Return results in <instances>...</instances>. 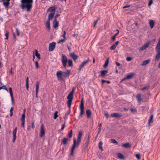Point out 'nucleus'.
<instances>
[{
	"label": "nucleus",
	"instance_id": "57",
	"mask_svg": "<svg viewBox=\"0 0 160 160\" xmlns=\"http://www.w3.org/2000/svg\"><path fill=\"white\" fill-rule=\"evenodd\" d=\"M130 5H125L123 7V8H129V7H130Z\"/></svg>",
	"mask_w": 160,
	"mask_h": 160
},
{
	"label": "nucleus",
	"instance_id": "50",
	"mask_svg": "<svg viewBox=\"0 0 160 160\" xmlns=\"http://www.w3.org/2000/svg\"><path fill=\"white\" fill-rule=\"evenodd\" d=\"M36 68L38 69L39 68V65L38 61H36L35 62Z\"/></svg>",
	"mask_w": 160,
	"mask_h": 160
},
{
	"label": "nucleus",
	"instance_id": "30",
	"mask_svg": "<svg viewBox=\"0 0 160 160\" xmlns=\"http://www.w3.org/2000/svg\"><path fill=\"white\" fill-rule=\"evenodd\" d=\"M153 115L152 114L150 115L149 119L148 120V122L149 125L151 123H152V120H153Z\"/></svg>",
	"mask_w": 160,
	"mask_h": 160
},
{
	"label": "nucleus",
	"instance_id": "7",
	"mask_svg": "<svg viewBox=\"0 0 160 160\" xmlns=\"http://www.w3.org/2000/svg\"><path fill=\"white\" fill-rule=\"evenodd\" d=\"M56 42H52L51 43H50L49 45L48 49L50 51H53L56 46Z\"/></svg>",
	"mask_w": 160,
	"mask_h": 160
},
{
	"label": "nucleus",
	"instance_id": "5",
	"mask_svg": "<svg viewBox=\"0 0 160 160\" xmlns=\"http://www.w3.org/2000/svg\"><path fill=\"white\" fill-rule=\"evenodd\" d=\"M89 61V58H88L87 60L84 61L82 62L79 66L78 68L79 71H81L82 68H84L88 63Z\"/></svg>",
	"mask_w": 160,
	"mask_h": 160
},
{
	"label": "nucleus",
	"instance_id": "51",
	"mask_svg": "<svg viewBox=\"0 0 160 160\" xmlns=\"http://www.w3.org/2000/svg\"><path fill=\"white\" fill-rule=\"evenodd\" d=\"M16 31L17 35L18 36L19 35V32L18 28H16Z\"/></svg>",
	"mask_w": 160,
	"mask_h": 160
},
{
	"label": "nucleus",
	"instance_id": "42",
	"mask_svg": "<svg viewBox=\"0 0 160 160\" xmlns=\"http://www.w3.org/2000/svg\"><path fill=\"white\" fill-rule=\"evenodd\" d=\"M9 34V32L8 31H7L5 33V36L6 37L5 39H8V36Z\"/></svg>",
	"mask_w": 160,
	"mask_h": 160
},
{
	"label": "nucleus",
	"instance_id": "55",
	"mask_svg": "<svg viewBox=\"0 0 160 160\" xmlns=\"http://www.w3.org/2000/svg\"><path fill=\"white\" fill-rule=\"evenodd\" d=\"M126 59L127 61H130L132 60V58L130 57H128L126 58Z\"/></svg>",
	"mask_w": 160,
	"mask_h": 160
},
{
	"label": "nucleus",
	"instance_id": "21",
	"mask_svg": "<svg viewBox=\"0 0 160 160\" xmlns=\"http://www.w3.org/2000/svg\"><path fill=\"white\" fill-rule=\"evenodd\" d=\"M149 23L150 25V28L151 29L152 28L155 24V22L154 21L152 20H150L149 21Z\"/></svg>",
	"mask_w": 160,
	"mask_h": 160
},
{
	"label": "nucleus",
	"instance_id": "39",
	"mask_svg": "<svg viewBox=\"0 0 160 160\" xmlns=\"http://www.w3.org/2000/svg\"><path fill=\"white\" fill-rule=\"evenodd\" d=\"M68 136L69 138H70L72 136V130H71L69 132L68 134Z\"/></svg>",
	"mask_w": 160,
	"mask_h": 160
},
{
	"label": "nucleus",
	"instance_id": "47",
	"mask_svg": "<svg viewBox=\"0 0 160 160\" xmlns=\"http://www.w3.org/2000/svg\"><path fill=\"white\" fill-rule=\"evenodd\" d=\"M130 111L133 112H136L137 111L136 109L135 108H131L130 109Z\"/></svg>",
	"mask_w": 160,
	"mask_h": 160
},
{
	"label": "nucleus",
	"instance_id": "64",
	"mask_svg": "<svg viewBox=\"0 0 160 160\" xmlns=\"http://www.w3.org/2000/svg\"><path fill=\"white\" fill-rule=\"evenodd\" d=\"M99 129L98 131V134H99L100 133H101V129H100V128H98V129Z\"/></svg>",
	"mask_w": 160,
	"mask_h": 160
},
{
	"label": "nucleus",
	"instance_id": "25",
	"mask_svg": "<svg viewBox=\"0 0 160 160\" xmlns=\"http://www.w3.org/2000/svg\"><path fill=\"white\" fill-rule=\"evenodd\" d=\"M122 146L127 148H128L131 147V145L129 142H127L125 144H122Z\"/></svg>",
	"mask_w": 160,
	"mask_h": 160
},
{
	"label": "nucleus",
	"instance_id": "18",
	"mask_svg": "<svg viewBox=\"0 0 160 160\" xmlns=\"http://www.w3.org/2000/svg\"><path fill=\"white\" fill-rule=\"evenodd\" d=\"M141 96V94L139 93H138L136 95V99H137V101L139 103H140L142 101Z\"/></svg>",
	"mask_w": 160,
	"mask_h": 160
},
{
	"label": "nucleus",
	"instance_id": "32",
	"mask_svg": "<svg viewBox=\"0 0 160 160\" xmlns=\"http://www.w3.org/2000/svg\"><path fill=\"white\" fill-rule=\"evenodd\" d=\"M103 144V142L102 141H100L98 143V148L99 149L102 151L103 150L102 146Z\"/></svg>",
	"mask_w": 160,
	"mask_h": 160
},
{
	"label": "nucleus",
	"instance_id": "23",
	"mask_svg": "<svg viewBox=\"0 0 160 160\" xmlns=\"http://www.w3.org/2000/svg\"><path fill=\"white\" fill-rule=\"evenodd\" d=\"M108 72L107 70H103L101 71V75L100 76L102 77H104L105 75L108 73Z\"/></svg>",
	"mask_w": 160,
	"mask_h": 160
},
{
	"label": "nucleus",
	"instance_id": "6",
	"mask_svg": "<svg viewBox=\"0 0 160 160\" xmlns=\"http://www.w3.org/2000/svg\"><path fill=\"white\" fill-rule=\"evenodd\" d=\"M135 75V73L134 72H131L127 75L126 78L122 79L121 81L120 82H122L126 79H131L133 76Z\"/></svg>",
	"mask_w": 160,
	"mask_h": 160
},
{
	"label": "nucleus",
	"instance_id": "8",
	"mask_svg": "<svg viewBox=\"0 0 160 160\" xmlns=\"http://www.w3.org/2000/svg\"><path fill=\"white\" fill-rule=\"evenodd\" d=\"M62 71H58L56 73L57 77L58 80H62L63 78L62 77Z\"/></svg>",
	"mask_w": 160,
	"mask_h": 160
},
{
	"label": "nucleus",
	"instance_id": "24",
	"mask_svg": "<svg viewBox=\"0 0 160 160\" xmlns=\"http://www.w3.org/2000/svg\"><path fill=\"white\" fill-rule=\"evenodd\" d=\"M3 2V4L4 6L6 8L8 9L10 4V2L7 1H5Z\"/></svg>",
	"mask_w": 160,
	"mask_h": 160
},
{
	"label": "nucleus",
	"instance_id": "9",
	"mask_svg": "<svg viewBox=\"0 0 160 160\" xmlns=\"http://www.w3.org/2000/svg\"><path fill=\"white\" fill-rule=\"evenodd\" d=\"M76 146H77V144L76 140L75 138H74L73 139V146L71 150V156L73 155V153L74 149L75 148V147Z\"/></svg>",
	"mask_w": 160,
	"mask_h": 160
},
{
	"label": "nucleus",
	"instance_id": "58",
	"mask_svg": "<svg viewBox=\"0 0 160 160\" xmlns=\"http://www.w3.org/2000/svg\"><path fill=\"white\" fill-rule=\"evenodd\" d=\"M65 127V124H63L62 125V128H61V129L62 130H63L64 128Z\"/></svg>",
	"mask_w": 160,
	"mask_h": 160
},
{
	"label": "nucleus",
	"instance_id": "31",
	"mask_svg": "<svg viewBox=\"0 0 160 160\" xmlns=\"http://www.w3.org/2000/svg\"><path fill=\"white\" fill-rule=\"evenodd\" d=\"M86 113L88 118H89L91 115V112L90 110H87L86 111Z\"/></svg>",
	"mask_w": 160,
	"mask_h": 160
},
{
	"label": "nucleus",
	"instance_id": "53",
	"mask_svg": "<svg viewBox=\"0 0 160 160\" xmlns=\"http://www.w3.org/2000/svg\"><path fill=\"white\" fill-rule=\"evenodd\" d=\"M2 89H4L5 90H6L7 91H8V89L6 87V86L5 85H4L2 86V87H1Z\"/></svg>",
	"mask_w": 160,
	"mask_h": 160
},
{
	"label": "nucleus",
	"instance_id": "15",
	"mask_svg": "<svg viewBox=\"0 0 160 160\" xmlns=\"http://www.w3.org/2000/svg\"><path fill=\"white\" fill-rule=\"evenodd\" d=\"M111 116L112 117L119 118L122 117V114H119L117 113H114L111 114Z\"/></svg>",
	"mask_w": 160,
	"mask_h": 160
},
{
	"label": "nucleus",
	"instance_id": "56",
	"mask_svg": "<svg viewBox=\"0 0 160 160\" xmlns=\"http://www.w3.org/2000/svg\"><path fill=\"white\" fill-rule=\"evenodd\" d=\"M100 20V18H98L97 19L96 21H95L94 22V24H97V23L98 22V21H99V20Z\"/></svg>",
	"mask_w": 160,
	"mask_h": 160
},
{
	"label": "nucleus",
	"instance_id": "29",
	"mask_svg": "<svg viewBox=\"0 0 160 160\" xmlns=\"http://www.w3.org/2000/svg\"><path fill=\"white\" fill-rule=\"evenodd\" d=\"M72 100H68V101L67 102V104L68 106V108L70 109L71 107V105L72 104Z\"/></svg>",
	"mask_w": 160,
	"mask_h": 160
},
{
	"label": "nucleus",
	"instance_id": "44",
	"mask_svg": "<svg viewBox=\"0 0 160 160\" xmlns=\"http://www.w3.org/2000/svg\"><path fill=\"white\" fill-rule=\"evenodd\" d=\"M89 141H88L86 140V142L85 143V148H87L88 145L89 143Z\"/></svg>",
	"mask_w": 160,
	"mask_h": 160
},
{
	"label": "nucleus",
	"instance_id": "54",
	"mask_svg": "<svg viewBox=\"0 0 160 160\" xmlns=\"http://www.w3.org/2000/svg\"><path fill=\"white\" fill-rule=\"evenodd\" d=\"M22 122L21 123V126L23 127V128H24V123L25 121H21Z\"/></svg>",
	"mask_w": 160,
	"mask_h": 160
},
{
	"label": "nucleus",
	"instance_id": "14",
	"mask_svg": "<svg viewBox=\"0 0 160 160\" xmlns=\"http://www.w3.org/2000/svg\"><path fill=\"white\" fill-rule=\"evenodd\" d=\"M157 52L155 57V60L158 61L159 59L160 58V49H156Z\"/></svg>",
	"mask_w": 160,
	"mask_h": 160
},
{
	"label": "nucleus",
	"instance_id": "38",
	"mask_svg": "<svg viewBox=\"0 0 160 160\" xmlns=\"http://www.w3.org/2000/svg\"><path fill=\"white\" fill-rule=\"evenodd\" d=\"M58 112L57 111H56L54 114L53 118L54 119H56L58 117Z\"/></svg>",
	"mask_w": 160,
	"mask_h": 160
},
{
	"label": "nucleus",
	"instance_id": "26",
	"mask_svg": "<svg viewBox=\"0 0 160 160\" xmlns=\"http://www.w3.org/2000/svg\"><path fill=\"white\" fill-rule=\"evenodd\" d=\"M117 155L118 157L120 159H124L125 158L123 155L120 153H118Z\"/></svg>",
	"mask_w": 160,
	"mask_h": 160
},
{
	"label": "nucleus",
	"instance_id": "20",
	"mask_svg": "<svg viewBox=\"0 0 160 160\" xmlns=\"http://www.w3.org/2000/svg\"><path fill=\"white\" fill-rule=\"evenodd\" d=\"M36 97H38V89H39V82H37L36 84Z\"/></svg>",
	"mask_w": 160,
	"mask_h": 160
},
{
	"label": "nucleus",
	"instance_id": "41",
	"mask_svg": "<svg viewBox=\"0 0 160 160\" xmlns=\"http://www.w3.org/2000/svg\"><path fill=\"white\" fill-rule=\"evenodd\" d=\"M81 141V138H77V144L78 146Z\"/></svg>",
	"mask_w": 160,
	"mask_h": 160
},
{
	"label": "nucleus",
	"instance_id": "4",
	"mask_svg": "<svg viewBox=\"0 0 160 160\" xmlns=\"http://www.w3.org/2000/svg\"><path fill=\"white\" fill-rule=\"evenodd\" d=\"M80 117H82V114L84 112V104L83 99H82L80 106Z\"/></svg>",
	"mask_w": 160,
	"mask_h": 160
},
{
	"label": "nucleus",
	"instance_id": "13",
	"mask_svg": "<svg viewBox=\"0 0 160 160\" xmlns=\"http://www.w3.org/2000/svg\"><path fill=\"white\" fill-rule=\"evenodd\" d=\"M52 19L48 18V19L46 22L45 24L46 26L49 30H50V21Z\"/></svg>",
	"mask_w": 160,
	"mask_h": 160
},
{
	"label": "nucleus",
	"instance_id": "3",
	"mask_svg": "<svg viewBox=\"0 0 160 160\" xmlns=\"http://www.w3.org/2000/svg\"><path fill=\"white\" fill-rule=\"evenodd\" d=\"M68 61L66 56L65 54H62V55L61 61L63 66L65 69L66 68L67 63Z\"/></svg>",
	"mask_w": 160,
	"mask_h": 160
},
{
	"label": "nucleus",
	"instance_id": "33",
	"mask_svg": "<svg viewBox=\"0 0 160 160\" xmlns=\"http://www.w3.org/2000/svg\"><path fill=\"white\" fill-rule=\"evenodd\" d=\"M35 51V56L38 58L39 60L41 59L40 55L38 52L37 50H36Z\"/></svg>",
	"mask_w": 160,
	"mask_h": 160
},
{
	"label": "nucleus",
	"instance_id": "2",
	"mask_svg": "<svg viewBox=\"0 0 160 160\" xmlns=\"http://www.w3.org/2000/svg\"><path fill=\"white\" fill-rule=\"evenodd\" d=\"M47 12H50L48 15V18L52 19L55 13L56 8L54 6L50 7L48 9Z\"/></svg>",
	"mask_w": 160,
	"mask_h": 160
},
{
	"label": "nucleus",
	"instance_id": "34",
	"mask_svg": "<svg viewBox=\"0 0 160 160\" xmlns=\"http://www.w3.org/2000/svg\"><path fill=\"white\" fill-rule=\"evenodd\" d=\"M109 58H107L105 62L103 65V67L104 68H106L107 66L109 63Z\"/></svg>",
	"mask_w": 160,
	"mask_h": 160
},
{
	"label": "nucleus",
	"instance_id": "63",
	"mask_svg": "<svg viewBox=\"0 0 160 160\" xmlns=\"http://www.w3.org/2000/svg\"><path fill=\"white\" fill-rule=\"evenodd\" d=\"M119 43V42L118 41H117L114 44L117 47V46L118 45Z\"/></svg>",
	"mask_w": 160,
	"mask_h": 160
},
{
	"label": "nucleus",
	"instance_id": "10",
	"mask_svg": "<svg viewBox=\"0 0 160 160\" xmlns=\"http://www.w3.org/2000/svg\"><path fill=\"white\" fill-rule=\"evenodd\" d=\"M45 133V130L44 129V127L43 124H42L40 128V137L42 138L44 135Z\"/></svg>",
	"mask_w": 160,
	"mask_h": 160
},
{
	"label": "nucleus",
	"instance_id": "11",
	"mask_svg": "<svg viewBox=\"0 0 160 160\" xmlns=\"http://www.w3.org/2000/svg\"><path fill=\"white\" fill-rule=\"evenodd\" d=\"M17 130V128L16 127L13 130V131L12 134L13 136V138L12 139V142H14L16 139V133Z\"/></svg>",
	"mask_w": 160,
	"mask_h": 160
},
{
	"label": "nucleus",
	"instance_id": "17",
	"mask_svg": "<svg viewBox=\"0 0 160 160\" xmlns=\"http://www.w3.org/2000/svg\"><path fill=\"white\" fill-rule=\"evenodd\" d=\"M53 27L55 28H57L58 26V22L56 19L55 18L53 22Z\"/></svg>",
	"mask_w": 160,
	"mask_h": 160
},
{
	"label": "nucleus",
	"instance_id": "59",
	"mask_svg": "<svg viewBox=\"0 0 160 160\" xmlns=\"http://www.w3.org/2000/svg\"><path fill=\"white\" fill-rule=\"evenodd\" d=\"M74 88H73L72 90L71 91V92H70V93L72 94L73 95V93H74Z\"/></svg>",
	"mask_w": 160,
	"mask_h": 160
},
{
	"label": "nucleus",
	"instance_id": "61",
	"mask_svg": "<svg viewBox=\"0 0 160 160\" xmlns=\"http://www.w3.org/2000/svg\"><path fill=\"white\" fill-rule=\"evenodd\" d=\"M117 31H118V32L116 33V34H115L114 36H115V37L118 34V33H119V31L118 30H117Z\"/></svg>",
	"mask_w": 160,
	"mask_h": 160
},
{
	"label": "nucleus",
	"instance_id": "1",
	"mask_svg": "<svg viewBox=\"0 0 160 160\" xmlns=\"http://www.w3.org/2000/svg\"><path fill=\"white\" fill-rule=\"evenodd\" d=\"M21 2L20 7L22 9L26 8L28 12L31 10L33 2V0H21Z\"/></svg>",
	"mask_w": 160,
	"mask_h": 160
},
{
	"label": "nucleus",
	"instance_id": "45",
	"mask_svg": "<svg viewBox=\"0 0 160 160\" xmlns=\"http://www.w3.org/2000/svg\"><path fill=\"white\" fill-rule=\"evenodd\" d=\"M111 140L112 142L115 143L116 145H118V142L116 141V140L114 139H112Z\"/></svg>",
	"mask_w": 160,
	"mask_h": 160
},
{
	"label": "nucleus",
	"instance_id": "22",
	"mask_svg": "<svg viewBox=\"0 0 160 160\" xmlns=\"http://www.w3.org/2000/svg\"><path fill=\"white\" fill-rule=\"evenodd\" d=\"M70 70H67L65 72H63L64 74V76L65 77H68L69 74H70Z\"/></svg>",
	"mask_w": 160,
	"mask_h": 160
},
{
	"label": "nucleus",
	"instance_id": "19",
	"mask_svg": "<svg viewBox=\"0 0 160 160\" xmlns=\"http://www.w3.org/2000/svg\"><path fill=\"white\" fill-rule=\"evenodd\" d=\"M9 90L10 92V95L11 97V99L12 100V103H13V92L12 91V88L10 87L9 88Z\"/></svg>",
	"mask_w": 160,
	"mask_h": 160
},
{
	"label": "nucleus",
	"instance_id": "60",
	"mask_svg": "<svg viewBox=\"0 0 160 160\" xmlns=\"http://www.w3.org/2000/svg\"><path fill=\"white\" fill-rule=\"evenodd\" d=\"M26 89H27V90H28V88H29L28 83H26Z\"/></svg>",
	"mask_w": 160,
	"mask_h": 160
},
{
	"label": "nucleus",
	"instance_id": "62",
	"mask_svg": "<svg viewBox=\"0 0 160 160\" xmlns=\"http://www.w3.org/2000/svg\"><path fill=\"white\" fill-rule=\"evenodd\" d=\"M98 126L99 127V128H100L102 129V123H100L98 124Z\"/></svg>",
	"mask_w": 160,
	"mask_h": 160
},
{
	"label": "nucleus",
	"instance_id": "16",
	"mask_svg": "<svg viewBox=\"0 0 160 160\" xmlns=\"http://www.w3.org/2000/svg\"><path fill=\"white\" fill-rule=\"evenodd\" d=\"M70 57L73 59L74 60H77L78 58V56L75 54L74 52H72L70 54Z\"/></svg>",
	"mask_w": 160,
	"mask_h": 160
},
{
	"label": "nucleus",
	"instance_id": "36",
	"mask_svg": "<svg viewBox=\"0 0 160 160\" xmlns=\"http://www.w3.org/2000/svg\"><path fill=\"white\" fill-rule=\"evenodd\" d=\"M68 65L69 67H72V66L73 62L71 60L69 59L68 61Z\"/></svg>",
	"mask_w": 160,
	"mask_h": 160
},
{
	"label": "nucleus",
	"instance_id": "46",
	"mask_svg": "<svg viewBox=\"0 0 160 160\" xmlns=\"http://www.w3.org/2000/svg\"><path fill=\"white\" fill-rule=\"evenodd\" d=\"M149 87L148 86H146L144 87L143 88H142L141 89V90L142 91H143L146 89H148Z\"/></svg>",
	"mask_w": 160,
	"mask_h": 160
},
{
	"label": "nucleus",
	"instance_id": "40",
	"mask_svg": "<svg viewBox=\"0 0 160 160\" xmlns=\"http://www.w3.org/2000/svg\"><path fill=\"white\" fill-rule=\"evenodd\" d=\"M82 135V133L81 131H79V132L78 138H81Z\"/></svg>",
	"mask_w": 160,
	"mask_h": 160
},
{
	"label": "nucleus",
	"instance_id": "43",
	"mask_svg": "<svg viewBox=\"0 0 160 160\" xmlns=\"http://www.w3.org/2000/svg\"><path fill=\"white\" fill-rule=\"evenodd\" d=\"M135 156L137 159L138 160H140V153L136 154L135 155Z\"/></svg>",
	"mask_w": 160,
	"mask_h": 160
},
{
	"label": "nucleus",
	"instance_id": "27",
	"mask_svg": "<svg viewBox=\"0 0 160 160\" xmlns=\"http://www.w3.org/2000/svg\"><path fill=\"white\" fill-rule=\"evenodd\" d=\"M150 62V60H147L145 61H144L142 62V66H145L148 63Z\"/></svg>",
	"mask_w": 160,
	"mask_h": 160
},
{
	"label": "nucleus",
	"instance_id": "28",
	"mask_svg": "<svg viewBox=\"0 0 160 160\" xmlns=\"http://www.w3.org/2000/svg\"><path fill=\"white\" fill-rule=\"evenodd\" d=\"M68 139L67 138H64L62 140V142L63 143V144L64 145H65L66 143H67L68 142Z\"/></svg>",
	"mask_w": 160,
	"mask_h": 160
},
{
	"label": "nucleus",
	"instance_id": "48",
	"mask_svg": "<svg viewBox=\"0 0 160 160\" xmlns=\"http://www.w3.org/2000/svg\"><path fill=\"white\" fill-rule=\"evenodd\" d=\"M116 47V46L114 44L110 47V49L111 50H114L115 49Z\"/></svg>",
	"mask_w": 160,
	"mask_h": 160
},
{
	"label": "nucleus",
	"instance_id": "12",
	"mask_svg": "<svg viewBox=\"0 0 160 160\" xmlns=\"http://www.w3.org/2000/svg\"><path fill=\"white\" fill-rule=\"evenodd\" d=\"M150 44L149 42H148L146 43L145 44L143 45L142 47L140 48L139 49V50L140 51H141L144 50L146 48H148Z\"/></svg>",
	"mask_w": 160,
	"mask_h": 160
},
{
	"label": "nucleus",
	"instance_id": "35",
	"mask_svg": "<svg viewBox=\"0 0 160 160\" xmlns=\"http://www.w3.org/2000/svg\"><path fill=\"white\" fill-rule=\"evenodd\" d=\"M73 97V95L69 93L68 94V95L67 97V98L68 100H71H71H72Z\"/></svg>",
	"mask_w": 160,
	"mask_h": 160
},
{
	"label": "nucleus",
	"instance_id": "52",
	"mask_svg": "<svg viewBox=\"0 0 160 160\" xmlns=\"http://www.w3.org/2000/svg\"><path fill=\"white\" fill-rule=\"evenodd\" d=\"M66 31H63V34L62 35V36L63 37V38H64V39H65V40H66Z\"/></svg>",
	"mask_w": 160,
	"mask_h": 160
},
{
	"label": "nucleus",
	"instance_id": "49",
	"mask_svg": "<svg viewBox=\"0 0 160 160\" xmlns=\"http://www.w3.org/2000/svg\"><path fill=\"white\" fill-rule=\"evenodd\" d=\"M65 40H66L65 39H61V40H59L57 42L58 43H59L61 42H63L65 41Z\"/></svg>",
	"mask_w": 160,
	"mask_h": 160
},
{
	"label": "nucleus",
	"instance_id": "37",
	"mask_svg": "<svg viewBox=\"0 0 160 160\" xmlns=\"http://www.w3.org/2000/svg\"><path fill=\"white\" fill-rule=\"evenodd\" d=\"M25 114L24 113H23L22 115V117L20 119L21 121H25Z\"/></svg>",
	"mask_w": 160,
	"mask_h": 160
}]
</instances>
